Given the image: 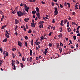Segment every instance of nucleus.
I'll return each mask as SVG.
<instances>
[{
	"label": "nucleus",
	"mask_w": 80,
	"mask_h": 80,
	"mask_svg": "<svg viewBox=\"0 0 80 80\" xmlns=\"http://www.w3.org/2000/svg\"><path fill=\"white\" fill-rule=\"evenodd\" d=\"M36 11L38 13H36V15H37L38 18L39 19H40V13H39V8H36Z\"/></svg>",
	"instance_id": "f257e3e1"
},
{
	"label": "nucleus",
	"mask_w": 80,
	"mask_h": 80,
	"mask_svg": "<svg viewBox=\"0 0 80 80\" xmlns=\"http://www.w3.org/2000/svg\"><path fill=\"white\" fill-rule=\"evenodd\" d=\"M18 13V17H21L23 16V12L21 11H18L17 12Z\"/></svg>",
	"instance_id": "f03ea898"
},
{
	"label": "nucleus",
	"mask_w": 80,
	"mask_h": 80,
	"mask_svg": "<svg viewBox=\"0 0 80 80\" xmlns=\"http://www.w3.org/2000/svg\"><path fill=\"white\" fill-rule=\"evenodd\" d=\"M24 9H25V11H27V12H28L29 9V7H27V6L26 5V4H24Z\"/></svg>",
	"instance_id": "7ed1b4c3"
},
{
	"label": "nucleus",
	"mask_w": 80,
	"mask_h": 80,
	"mask_svg": "<svg viewBox=\"0 0 80 80\" xmlns=\"http://www.w3.org/2000/svg\"><path fill=\"white\" fill-rule=\"evenodd\" d=\"M54 16H57L58 14V9L56 8H54Z\"/></svg>",
	"instance_id": "20e7f679"
},
{
	"label": "nucleus",
	"mask_w": 80,
	"mask_h": 80,
	"mask_svg": "<svg viewBox=\"0 0 80 80\" xmlns=\"http://www.w3.org/2000/svg\"><path fill=\"white\" fill-rule=\"evenodd\" d=\"M22 45V43L20 41H18V45L19 46V47H21Z\"/></svg>",
	"instance_id": "39448f33"
},
{
	"label": "nucleus",
	"mask_w": 80,
	"mask_h": 80,
	"mask_svg": "<svg viewBox=\"0 0 80 80\" xmlns=\"http://www.w3.org/2000/svg\"><path fill=\"white\" fill-rule=\"evenodd\" d=\"M15 24H18L19 23V21L17 19H15Z\"/></svg>",
	"instance_id": "423d86ee"
},
{
	"label": "nucleus",
	"mask_w": 80,
	"mask_h": 80,
	"mask_svg": "<svg viewBox=\"0 0 80 80\" xmlns=\"http://www.w3.org/2000/svg\"><path fill=\"white\" fill-rule=\"evenodd\" d=\"M42 58V57L39 56V57H36V60H38L39 59Z\"/></svg>",
	"instance_id": "0eeeda50"
},
{
	"label": "nucleus",
	"mask_w": 80,
	"mask_h": 80,
	"mask_svg": "<svg viewBox=\"0 0 80 80\" xmlns=\"http://www.w3.org/2000/svg\"><path fill=\"white\" fill-rule=\"evenodd\" d=\"M30 55L32 56V51L31 49H30Z\"/></svg>",
	"instance_id": "6e6552de"
},
{
	"label": "nucleus",
	"mask_w": 80,
	"mask_h": 80,
	"mask_svg": "<svg viewBox=\"0 0 80 80\" xmlns=\"http://www.w3.org/2000/svg\"><path fill=\"white\" fill-rule=\"evenodd\" d=\"M36 11H33L32 12V13L33 14H36Z\"/></svg>",
	"instance_id": "1a4fd4ad"
},
{
	"label": "nucleus",
	"mask_w": 80,
	"mask_h": 80,
	"mask_svg": "<svg viewBox=\"0 0 80 80\" xmlns=\"http://www.w3.org/2000/svg\"><path fill=\"white\" fill-rule=\"evenodd\" d=\"M35 43H36V45H38L40 44V42H35Z\"/></svg>",
	"instance_id": "9d476101"
},
{
	"label": "nucleus",
	"mask_w": 80,
	"mask_h": 80,
	"mask_svg": "<svg viewBox=\"0 0 80 80\" xmlns=\"http://www.w3.org/2000/svg\"><path fill=\"white\" fill-rule=\"evenodd\" d=\"M23 15H25V14L27 15V13L25 12V11L24 10H23Z\"/></svg>",
	"instance_id": "9b49d317"
},
{
	"label": "nucleus",
	"mask_w": 80,
	"mask_h": 80,
	"mask_svg": "<svg viewBox=\"0 0 80 80\" xmlns=\"http://www.w3.org/2000/svg\"><path fill=\"white\" fill-rule=\"evenodd\" d=\"M39 28H43V25L42 24H41L39 25Z\"/></svg>",
	"instance_id": "f8f14e48"
},
{
	"label": "nucleus",
	"mask_w": 80,
	"mask_h": 80,
	"mask_svg": "<svg viewBox=\"0 0 80 80\" xmlns=\"http://www.w3.org/2000/svg\"><path fill=\"white\" fill-rule=\"evenodd\" d=\"M7 41V38H5V39L3 40V42H6Z\"/></svg>",
	"instance_id": "ddd939ff"
},
{
	"label": "nucleus",
	"mask_w": 80,
	"mask_h": 80,
	"mask_svg": "<svg viewBox=\"0 0 80 80\" xmlns=\"http://www.w3.org/2000/svg\"><path fill=\"white\" fill-rule=\"evenodd\" d=\"M68 32H71V29L70 28H68Z\"/></svg>",
	"instance_id": "4468645a"
},
{
	"label": "nucleus",
	"mask_w": 80,
	"mask_h": 80,
	"mask_svg": "<svg viewBox=\"0 0 80 80\" xmlns=\"http://www.w3.org/2000/svg\"><path fill=\"white\" fill-rule=\"evenodd\" d=\"M33 40L32 39V40H31V45L33 46Z\"/></svg>",
	"instance_id": "2eb2a0df"
},
{
	"label": "nucleus",
	"mask_w": 80,
	"mask_h": 80,
	"mask_svg": "<svg viewBox=\"0 0 80 80\" xmlns=\"http://www.w3.org/2000/svg\"><path fill=\"white\" fill-rule=\"evenodd\" d=\"M25 58L24 57H23L22 58V61H23V62L25 61Z\"/></svg>",
	"instance_id": "dca6fc26"
},
{
	"label": "nucleus",
	"mask_w": 80,
	"mask_h": 80,
	"mask_svg": "<svg viewBox=\"0 0 80 80\" xmlns=\"http://www.w3.org/2000/svg\"><path fill=\"white\" fill-rule=\"evenodd\" d=\"M67 5L69 8H70V4L69 2H68Z\"/></svg>",
	"instance_id": "f3484780"
},
{
	"label": "nucleus",
	"mask_w": 80,
	"mask_h": 80,
	"mask_svg": "<svg viewBox=\"0 0 80 80\" xmlns=\"http://www.w3.org/2000/svg\"><path fill=\"white\" fill-rule=\"evenodd\" d=\"M62 34L61 33L60 34L58 35V38H61V37H62Z\"/></svg>",
	"instance_id": "a211bd4d"
},
{
	"label": "nucleus",
	"mask_w": 80,
	"mask_h": 80,
	"mask_svg": "<svg viewBox=\"0 0 80 80\" xmlns=\"http://www.w3.org/2000/svg\"><path fill=\"white\" fill-rule=\"evenodd\" d=\"M6 33L8 35H10V34H9V33H8V32L7 31V30H6Z\"/></svg>",
	"instance_id": "6ab92c4d"
},
{
	"label": "nucleus",
	"mask_w": 80,
	"mask_h": 80,
	"mask_svg": "<svg viewBox=\"0 0 80 80\" xmlns=\"http://www.w3.org/2000/svg\"><path fill=\"white\" fill-rule=\"evenodd\" d=\"M73 40H75L76 39V36H73Z\"/></svg>",
	"instance_id": "aec40b11"
},
{
	"label": "nucleus",
	"mask_w": 80,
	"mask_h": 80,
	"mask_svg": "<svg viewBox=\"0 0 80 80\" xmlns=\"http://www.w3.org/2000/svg\"><path fill=\"white\" fill-rule=\"evenodd\" d=\"M52 32H50L49 33V34H48V36H51V35H52Z\"/></svg>",
	"instance_id": "412c9836"
},
{
	"label": "nucleus",
	"mask_w": 80,
	"mask_h": 80,
	"mask_svg": "<svg viewBox=\"0 0 80 80\" xmlns=\"http://www.w3.org/2000/svg\"><path fill=\"white\" fill-rule=\"evenodd\" d=\"M60 46H61V47H63V45L61 42H60Z\"/></svg>",
	"instance_id": "4be33fe9"
},
{
	"label": "nucleus",
	"mask_w": 80,
	"mask_h": 80,
	"mask_svg": "<svg viewBox=\"0 0 80 80\" xmlns=\"http://www.w3.org/2000/svg\"><path fill=\"white\" fill-rule=\"evenodd\" d=\"M3 62V61H1L0 60V65H2V63Z\"/></svg>",
	"instance_id": "5701e85b"
},
{
	"label": "nucleus",
	"mask_w": 80,
	"mask_h": 80,
	"mask_svg": "<svg viewBox=\"0 0 80 80\" xmlns=\"http://www.w3.org/2000/svg\"><path fill=\"white\" fill-rule=\"evenodd\" d=\"M15 13H16V12L15 10H14V11H13L12 12V14H15Z\"/></svg>",
	"instance_id": "b1692460"
},
{
	"label": "nucleus",
	"mask_w": 80,
	"mask_h": 80,
	"mask_svg": "<svg viewBox=\"0 0 80 80\" xmlns=\"http://www.w3.org/2000/svg\"><path fill=\"white\" fill-rule=\"evenodd\" d=\"M43 36H42V37H41V38H40L41 39H40V41H42V39H43Z\"/></svg>",
	"instance_id": "393cba45"
},
{
	"label": "nucleus",
	"mask_w": 80,
	"mask_h": 80,
	"mask_svg": "<svg viewBox=\"0 0 80 80\" xmlns=\"http://www.w3.org/2000/svg\"><path fill=\"white\" fill-rule=\"evenodd\" d=\"M57 45L56 46V48H58V46L60 45L58 43L57 44Z\"/></svg>",
	"instance_id": "a878e982"
},
{
	"label": "nucleus",
	"mask_w": 80,
	"mask_h": 80,
	"mask_svg": "<svg viewBox=\"0 0 80 80\" xmlns=\"http://www.w3.org/2000/svg\"><path fill=\"white\" fill-rule=\"evenodd\" d=\"M25 46H26V47H28L27 42H25Z\"/></svg>",
	"instance_id": "bb28decb"
},
{
	"label": "nucleus",
	"mask_w": 80,
	"mask_h": 80,
	"mask_svg": "<svg viewBox=\"0 0 80 80\" xmlns=\"http://www.w3.org/2000/svg\"><path fill=\"white\" fill-rule=\"evenodd\" d=\"M52 44H51V43H50L49 44V45H48V46H49L50 47H52Z\"/></svg>",
	"instance_id": "cd10ccee"
},
{
	"label": "nucleus",
	"mask_w": 80,
	"mask_h": 80,
	"mask_svg": "<svg viewBox=\"0 0 80 80\" xmlns=\"http://www.w3.org/2000/svg\"><path fill=\"white\" fill-rule=\"evenodd\" d=\"M60 8H63V6L61 4H60Z\"/></svg>",
	"instance_id": "c85d7f7f"
},
{
	"label": "nucleus",
	"mask_w": 80,
	"mask_h": 80,
	"mask_svg": "<svg viewBox=\"0 0 80 80\" xmlns=\"http://www.w3.org/2000/svg\"><path fill=\"white\" fill-rule=\"evenodd\" d=\"M24 38L25 39L27 40L28 39V37L27 36H26L24 37Z\"/></svg>",
	"instance_id": "c756f323"
},
{
	"label": "nucleus",
	"mask_w": 80,
	"mask_h": 80,
	"mask_svg": "<svg viewBox=\"0 0 80 80\" xmlns=\"http://www.w3.org/2000/svg\"><path fill=\"white\" fill-rule=\"evenodd\" d=\"M59 50L60 51V53H61L62 51V48H60V49H59Z\"/></svg>",
	"instance_id": "7c9ffc66"
},
{
	"label": "nucleus",
	"mask_w": 80,
	"mask_h": 80,
	"mask_svg": "<svg viewBox=\"0 0 80 80\" xmlns=\"http://www.w3.org/2000/svg\"><path fill=\"white\" fill-rule=\"evenodd\" d=\"M23 27H24V28L23 29V30H24V31H26V29L25 28V26H24L23 25Z\"/></svg>",
	"instance_id": "2f4dec72"
},
{
	"label": "nucleus",
	"mask_w": 80,
	"mask_h": 80,
	"mask_svg": "<svg viewBox=\"0 0 80 80\" xmlns=\"http://www.w3.org/2000/svg\"><path fill=\"white\" fill-rule=\"evenodd\" d=\"M31 33V29H30L29 30V31L28 32V33Z\"/></svg>",
	"instance_id": "473e14b6"
},
{
	"label": "nucleus",
	"mask_w": 80,
	"mask_h": 80,
	"mask_svg": "<svg viewBox=\"0 0 80 80\" xmlns=\"http://www.w3.org/2000/svg\"><path fill=\"white\" fill-rule=\"evenodd\" d=\"M6 56L7 57H8V52H6Z\"/></svg>",
	"instance_id": "72a5a7b5"
},
{
	"label": "nucleus",
	"mask_w": 80,
	"mask_h": 80,
	"mask_svg": "<svg viewBox=\"0 0 80 80\" xmlns=\"http://www.w3.org/2000/svg\"><path fill=\"white\" fill-rule=\"evenodd\" d=\"M73 24L76 25V24L75 22H72V25H73Z\"/></svg>",
	"instance_id": "f704fd0d"
},
{
	"label": "nucleus",
	"mask_w": 80,
	"mask_h": 80,
	"mask_svg": "<svg viewBox=\"0 0 80 80\" xmlns=\"http://www.w3.org/2000/svg\"><path fill=\"white\" fill-rule=\"evenodd\" d=\"M5 28V27H4L3 26H2V27L1 28V29L3 30Z\"/></svg>",
	"instance_id": "c9c22d12"
},
{
	"label": "nucleus",
	"mask_w": 80,
	"mask_h": 80,
	"mask_svg": "<svg viewBox=\"0 0 80 80\" xmlns=\"http://www.w3.org/2000/svg\"><path fill=\"white\" fill-rule=\"evenodd\" d=\"M21 66L22 68H23V65L22 64V63H21Z\"/></svg>",
	"instance_id": "e433bc0d"
},
{
	"label": "nucleus",
	"mask_w": 80,
	"mask_h": 80,
	"mask_svg": "<svg viewBox=\"0 0 80 80\" xmlns=\"http://www.w3.org/2000/svg\"><path fill=\"white\" fill-rule=\"evenodd\" d=\"M0 51H1V53L2 52V48H0Z\"/></svg>",
	"instance_id": "4c0bfd02"
},
{
	"label": "nucleus",
	"mask_w": 80,
	"mask_h": 80,
	"mask_svg": "<svg viewBox=\"0 0 80 80\" xmlns=\"http://www.w3.org/2000/svg\"><path fill=\"white\" fill-rule=\"evenodd\" d=\"M12 57H13V58H15L14 54H13V53H12Z\"/></svg>",
	"instance_id": "58836bf2"
},
{
	"label": "nucleus",
	"mask_w": 80,
	"mask_h": 80,
	"mask_svg": "<svg viewBox=\"0 0 80 80\" xmlns=\"http://www.w3.org/2000/svg\"><path fill=\"white\" fill-rule=\"evenodd\" d=\"M60 29L61 30H60V32H62V27H61V28H60Z\"/></svg>",
	"instance_id": "ea45409f"
},
{
	"label": "nucleus",
	"mask_w": 80,
	"mask_h": 80,
	"mask_svg": "<svg viewBox=\"0 0 80 80\" xmlns=\"http://www.w3.org/2000/svg\"><path fill=\"white\" fill-rule=\"evenodd\" d=\"M55 5V3L54 2H52V6H53Z\"/></svg>",
	"instance_id": "a19ab883"
},
{
	"label": "nucleus",
	"mask_w": 80,
	"mask_h": 80,
	"mask_svg": "<svg viewBox=\"0 0 80 80\" xmlns=\"http://www.w3.org/2000/svg\"><path fill=\"white\" fill-rule=\"evenodd\" d=\"M16 64H18L19 63V62H18V60H16Z\"/></svg>",
	"instance_id": "79ce46f5"
},
{
	"label": "nucleus",
	"mask_w": 80,
	"mask_h": 80,
	"mask_svg": "<svg viewBox=\"0 0 80 80\" xmlns=\"http://www.w3.org/2000/svg\"><path fill=\"white\" fill-rule=\"evenodd\" d=\"M48 15H46V17L45 18H46V19H48Z\"/></svg>",
	"instance_id": "37998d69"
},
{
	"label": "nucleus",
	"mask_w": 80,
	"mask_h": 80,
	"mask_svg": "<svg viewBox=\"0 0 80 80\" xmlns=\"http://www.w3.org/2000/svg\"><path fill=\"white\" fill-rule=\"evenodd\" d=\"M63 22V20H61V25H62H62Z\"/></svg>",
	"instance_id": "c03bdc74"
},
{
	"label": "nucleus",
	"mask_w": 80,
	"mask_h": 80,
	"mask_svg": "<svg viewBox=\"0 0 80 80\" xmlns=\"http://www.w3.org/2000/svg\"><path fill=\"white\" fill-rule=\"evenodd\" d=\"M30 2H33V1L32 0H28Z\"/></svg>",
	"instance_id": "a18cd8bd"
},
{
	"label": "nucleus",
	"mask_w": 80,
	"mask_h": 80,
	"mask_svg": "<svg viewBox=\"0 0 80 80\" xmlns=\"http://www.w3.org/2000/svg\"><path fill=\"white\" fill-rule=\"evenodd\" d=\"M79 28H80V26L78 27V28H77V30H78L79 29Z\"/></svg>",
	"instance_id": "49530a36"
},
{
	"label": "nucleus",
	"mask_w": 80,
	"mask_h": 80,
	"mask_svg": "<svg viewBox=\"0 0 80 80\" xmlns=\"http://www.w3.org/2000/svg\"><path fill=\"white\" fill-rule=\"evenodd\" d=\"M32 26L33 27H35V24H34V23H32Z\"/></svg>",
	"instance_id": "de8ad7c7"
},
{
	"label": "nucleus",
	"mask_w": 80,
	"mask_h": 80,
	"mask_svg": "<svg viewBox=\"0 0 80 80\" xmlns=\"http://www.w3.org/2000/svg\"><path fill=\"white\" fill-rule=\"evenodd\" d=\"M15 50H16V49L15 48H13L12 49V50L13 51H14Z\"/></svg>",
	"instance_id": "09e8293b"
},
{
	"label": "nucleus",
	"mask_w": 80,
	"mask_h": 80,
	"mask_svg": "<svg viewBox=\"0 0 80 80\" xmlns=\"http://www.w3.org/2000/svg\"><path fill=\"white\" fill-rule=\"evenodd\" d=\"M12 66H13V65H14L13 62H15V61H13V60H12Z\"/></svg>",
	"instance_id": "8fccbe9b"
},
{
	"label": "nucleus",
	"mask_w": 80,
	"mask_h": 80,
	"mask_svg": "<svg viewBox=\"0 0 80 80\" xmlns=\"http://www.w3.org/2000/svg\"><path fill=\"white\" fill-rule=\"evenodd\" d=\"M70 47L71 48L73 49V48H74V47H73V46H72V45H71Z\"/></svg>",
	"instance_id": "3c124183"
},
{
	"label": "nucleus",
	"mask_w": 80,
	"mask_h": 80,
	"mask_svg": "<svg viewBox=\"0 0 80 80\" xmlns=\"http://www.w3.org/2000/svg\"><path fill=\"white\" fill-rule=\"evenodd\" d=\"M64 6H66V7H67V3L66 2H64Z\"/></svg>",
	"instance_id": "603ef678"
},
{
	"label": "nucleus",
	"mask_w": 80,
	"mask_h": 80,
	"mask_svg": "<svg viewBox=\"0 0 80 80\" xmlns=\"http://www.w3.org/2000/svg\"><path fill=\"white\" fill-rule=\"evenodd\" d=\"M52 23H55V20H54V19H52Z\"/></svg>",
	"instance_id": "864d4df0"
},
{
	"label": "nucleus",
	"mask_w": 80,
	"mask_h": 80,
	"mask_svg": "<svg viewBox=\"0 0 80 80\" xmlns=\"http://www.w3.org/2000/svg\"><path fill=\"white\" fill-rule=\"evenodd\" d=\"M5 36H6V37L7 38H9V35H7Z\"/></svg>",
	"instance_id": "5fc2aeb1"
},
{
	"label": "nucleus",
	"mask_w": 80,
	"mask_h": 80,
	"mask_svg": "<svg viewBox=\"0 0 80 80\" xmlns=\"http://www.w3.org/2000/svg\"><path fill=\"white\" fill-rule=\"evenodd\" d=\"M47 52H46V51H45V52H44V54H45V55H46V53H47Z\"/></svg>",
	"instance_id": "6e6d98bb"
},
{
	"label": "nucleus",
	"mask_w": 80,
	"mask_h": 80,
	"mask_svg": "<svg viewBox=\"0 0 80 80\" xmlns=\"http://www.w3.org/2000/svg\"><path fill=\"white\" fill-rule=\"evenodd\" d=\"M68 21V20H64V22H65V23H66Z\"/></svg>",
	"instance_id": "4d7b16f0"
},
{
	"label": "nucleus",
	"mask_w": 80,
	"mask_h": 80,
	"mask_svg": "<svg viewBox=\"0 0 80 80\" xmlns=\"http://www.w3.org/2000/svg\"><path fill=\"white\" fill-rule=\"evenodd\" d=\"M42 4H45V2H44L43 1H42Z\"/></svg>",
	"instance_id": "13d9d810"
},
{
	"label": "nucleus",
	"mask_w": 80,
	"mask_h": 80,
	"mask_svg": "<svg viewBox=\"0 0 80 80\" xmlns=\"http://www.w3.org/2000/svg\"><path fill=\"white\" fill-rule=\"evenodd\" d=\"M41 22L42 23V24L44 23V22L43 21H40V22Z\"/></svg>",
	"instance_id": "bf43d9fd"
},
{
	"label": "nucleus",
	"mask_w": 80,
	"mask_h": 80,
	"mask_svg": "<svg viewBox=\"0 0 80 80\" xmlns=\"http://www.w3.org/2000/svg\"><path fill=\"white\" fill-rule=\"evenodd\" d=\"M16 68H15V65L14 66V68H13V69H14V70H15Z\"/></svg>",
	"instance_id": "052dcab7"
},
{
	"label": "nucleus",
	"mask_w": 80,
	"mask_h": 80,
	"mask_svg": "<svg viewBox=\"0 0 80 80\" xmlns=\"http://www.w3.org/2000/svg\"><path fill=\"white\" fill-rule=\"evenodd\" d=\"M75 15V12H73L72 13V15Z\"/></svg>",
	"instance_id": "680f3d73"
},
{
	"label": "nucleus",
	"mask_w": 80,
	"mask_h": 80,
	"mask_svg": "<svg viewBox=\"0 0 80 80\" xmlns=\"http://www.w3.org/2000/svg\"><path fill=\"white\" fill-rule=\"evenodd\" d=\"M32 57H30V62L31 61V60H32Z\"/></svg>",
	"instance_id": "e2e57ef3"
},
{
	"label": "nucleus",
	"mask_w": 80,
	"mask_h": 80,
	"mask_svg": "<svg viewBox=\"0 0 80 80\" xmlns=\"http://www.w3.org/2000/svg\"><path fill=\"white\" fill-rule=\"evenodd\" d=\"M77 33H78L79 32V31H75Z\"/></svg>",
	"instance_id": "0e129e2a"
},
{
	"label": "nucleus",
	"mask_w": 80,
	"mask_h": 80,
	"mask_svg": "<svg viewBox=\"0 0 80 80\" xmlns=\"http://www.w3.org/2000/svg\"><path fill=\"white\" fill-rule=\"evenodd\" d=\"M53 1H54V2H58V1H57V0H53Z\"/></svg>",
	"instance_id": "69168bd1"
},
{
	"label": "nucleus",
	"mask_w": 80,
	"mask_h": 80,
	"mask_svg": "<svg viewBox=\"0 0 80 80\" xmlns=\"http://www.w3.org/2000/svg\"><path fill=\"white\" fill-rule=\"evenodd\" d=\"M77 36H80V33L77 34Z\"/></svg>",
	"instance_id": "338daca9"
},
{
	"label": "nucleus",
	"mask_w": 80,
	"mask_h": 80,
	"mask_svg": "<svg viewBox=\"0 0 80 80\" xmlns=\"http://www.w3.org/2000/svg\"><path fill=\"white\" fill-rule=\"evenodd\" d=\"M23 4L22 3H21V4L20 5V6H23Z\"/></svg>",
	"instance_id": "774afa93"
}]
</instances>
